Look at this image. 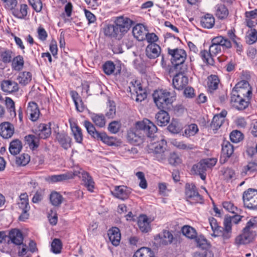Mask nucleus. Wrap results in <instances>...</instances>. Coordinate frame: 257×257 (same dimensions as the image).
I'll return each instance as SVG.
<instances>
[{
	"label": "nucleus",
	"mask_w": 257,
	"mask_h": 257,
	"mask_svg": "<svg viewBox=\"0 0 257 257\" xmlns=\"http://www.w3.org/2000/svg\"><path fill=\"white\" fill-rule=\"evenodd\" d=\"M111 21L103 27L104 35L109 39L120 40L135 25V22L130 18L121 15L114 17Z\"/></svg>",
	"instance_id": "f257e3e1"
},
{
	"label": "nucleus",
	"mask_w": 257,
	"mask_h": 257,
	"mask_svg": "<svg viewBox=\"0 0 257 257\" xmlns=\"http://www.w3.org/2000/svg\"><path fill=\"white\" fill-rule=\"evenodd\" d=\"M157 130L156 125L153 122L147 118H144L142 121H137L135 127L128 131L127 139L131 144L139 145L143 139L141 131L150 139L154 140Z\"/></svg>",
	"instance_id": "f03ea898"
},
{
	"label": "nucleus",
	"mask_w": 257,
	"mask_h": 257,
	"mask_svg": "<svg viewBox=\"0 0 257 257\" xmlns=\"http://www.w3.org/2000/svg\"><path fill=\"white\" fill-rule=\"evenodd\" d=\"M257 227V216L251 218L248 221L241 233L235 238V244L237 246L245 245L252 242L257 235L253 229Z\"/></svg>",
	"instance_id": "7ed1b4c3"
},
{
	"label": "nucleus",
	"mask_w": 257,
	"mask_h": 257,
	"mask_svg": "<svg viewBox=\"0 0 257 257\" xmlns=\"http://www.w3.org/2000/svg\"><path fill=\"white\" fill-rule=\"evenodd\" d=\"M153 97L159 109H170L176 96L174 91L171 92L166 89H161L154 91Z\"/></svg>",
	"instance_id": "20e7f679"
},
{
	"label": "nucleus",
	"mask_w": 257,
	"mask_h": 257,
	"mask_svg": "<svg viewBox=\"0 0 257 257\" xmlns=\"http://www.w3.org/2000/svg\"><path fill=\"white\" fill-rule=\"evenodd\" d=\"M209 224L213 231L212 236L221 237L223 240H226L231 238L232 236V229L230 218H225L222 227L219 225L217 220L213 217L209 218Z\"/></svg>",
	"instance_id": "39448f33"
},
{
	"label": "nucleus",
	"mask_w": 257,
	"mask_h": 257,
	"mask_svg": "<svg viewBox=\"0 0 257 257\" xmlns=\"http://www.w3.org/2000/svg\"><path fill=\"white\" fill-rule=\"evenodd\" d=\"M168 54L171 56V62L175 71H187V65L185 63L187 59V53L185 50L176 48H168Z\"/></svg>",
	"instance_id": "423d86ee"
},
{
	"label": "nucleus",
	"mask_w": 257,
	"mask_h": 257,
	"mask_svg": "<svg viewBox=\"0 0 257 257\" xmlns=\"http://www.w3.org/2000/svg\"><path fill=\"white\" fill-rule=\"evenodd\" d=\"M156 135L154 140L150 139V143L148 146V153L152 154L154 159L156 160L162 162L166 159L167 144L164 139L160 141H155Z\"/></svg>",
	"instance_id": "0eeeda50"
},
{
	"label": "nucleus",
	"mask_w": 257,
	"mask_h": 257,
	"mask_svg": "<svg viewBox=\"0 0 257 257\" xmlns=\"http://www.w3.org/2000/svg\"><path fill=\"white\" fill-rule=\"evenodd\" d=\"M83 125L85 127L88 134L92 139L97 141H101L110 146L115 145V138L108 136L106 133L103 131L99 132L97 131L94 125L89 120H84L83 121Z\"/></svg>",
	"instance_id": "6e6552de"
},
{
	"label": "nucleus",
	"mask_w": 257,
	"mask_h": 257,
	"mask_svg": "<svg viewBox=\"0 0 257 257\" xmlns=\"http://www.w3.org/2000/svg\"><path fill=\"white\" fill-rule=\"evenodd\" d=\"M232 47L231 41L228 38L226 37L219 36L211 39L209 51L215 57L221 53L222 48L224 51L231 49Z\"/></svg>",
	"instance_id": "1a4fd4ad"
},
{
	"label": "nucleus",
	"mask_w": 257,
	"mask_h": 257,
	"mask_svg": "<svg viewBox=\"0 0 257 257\" xmlns=\"http://www.w3.org/2000/svg\"><path fill=\"white\" fill-rule=\"evenodd\" d=\"M217 161V159L214 158L202 159L192 166V171L195 174L199 175L202 180H205L207 169L212 168L216 165Z\"/></svg>",
	"instance_id": "9d476101"
},
{
	"label": "nucleus",
	"mask_w": 257,
	"mask_h": 257,
	"mask_svg": "<svg viewBox=\"0 0 257 257\" xmlns=\"http://www.w3.org/2000/svg\"><path fill=\"white\" fill-rule=\"evenodd\" d=\"M185 198L190 204H202L203 197L200 195L194 183H187L185 185Z\"/></svg>",
	"instance_id": "9b49d317"
},
{
	"label": "nucleus",
	"mask_w": 257,
	"mask_h": 257,
	"mask_svg": "<svg viewBox=\"0 0 257 257\" xmlns=\"http://www.w3.org/2000/svg\"><path fill=\"white\" fill-rule=\"evenodd\" d=\"M231 93L251 100L252 96V88L247 81L241 80L233 88Z\"/></svg>",
	"instance_id": "f8f14e48"
},
{
	"label": "nucleus",
	"mask_w": 257,
	"mask_h": 257,
	"mask_svg": "<svg viewBox=\"0 0 257 257\" xmlns=\"http://www.w3.org/2000/svg\"><path fill=\"white\" fill-rule=\"evenodd\" d=\"M243 206L251 210L257 211V191L256 189L248 188L242 195Z\"/></svg>",
	"instance_id": "ddd939ff"
},
{
	"label": "nucleus",
	"mask_w": 257,
	"mask_h": 257,
	"mask_svg": "<svg viewBox=\"0 0 257 257\" xmlns=\"http://www.w3.org/2000/svg\"><path fill=\"white\" fill-rule=\"evenodd\" d=\"M67 174H70L72 175V179L75 176L81 178L84 186L89 191L93 192L94 182L89 173L81 169L79 171H74L73 173L71 172H67Z\"/></svg>",
	"instance_id": "4468645a"
},
{
	"label": "nucleus",
	"mask_w": 257,
	"mask_h": 257,
	"mask_svg": "<svg viewBox=\"0 0 257 257\" xmlns=\"http://www.w3.org/2000/svg\"><path fill=\"white\" fill-rule=\"evenodd\" d=\"M20 201L18 205L20 209L21 210V214L19 217L20 221H25L29 217L28 212L30 209V206L29 204L28 195L27 193H22L20 197Z\"/></svg>",
	"instance_id": "2eb2a0df"
},
{
	"label": "nucleus",
	"mask_w": 257,
	"mask_h": 257,
	"mask_svg": "<svg viewBox=\"0 0 257 257\" xmlns=\"http://www.w3.org/2000/svg\"><path fill=\"white\" fill-rule=\"evenodd\" d=\"M155 240L159 241L162 245H167L172 243L176 244L178 242L177 235L173 236L172 232L168 230L164 229L161 233L157 234Z\"/></svg>",
	"instance_id": "dca6fc26"
},
{
	"label": "nucleus",
	"mask_w": 257,
	"mask_h": 257,
	"mask_svg": "<svg viewBox=\"0 0 257 257\" xmlns=\"http://www.w3.org/2000/svg\"><path fill=\"white\" fill-rule=\"evenodd\" d=\"M172 80L173 87L178 90H183L188 84V78L185 75L186 71H176Z\"/></svg>",
	"instance_id": "f3484780"
},
{
	"label": "nucleus",
	"mask_w": 257,
	"mask_h": 257,
	"mask_svg": "<svg viewBox=\"0 0 257 257\" xmlns=\"http://www.w3.org/2000/svg\"><path fill=\"white\" fill-rule=\"evenodd\" d=\"M56 141L58 142L60 146L65 150H67L71 147L72 144V138L68 133L62 131L61 132H54Z\"/></svg>",
	"instance_id": "a211bd4d"
},
{
	"label": "nucleus",
	"mask_w": 257,
	"mask_h": 257,
	"mask_svg": "<svg viewBox=\"0 0 257 257\" xmlns=\"http://www.w3.org/2000/svg\"><path fill=\"white\" fill-rule=\"evenodd\" d=\"M161 47L157 44H149L146 49L147 56L150 59H155L161 55V62L163 64L165 62L164 55L161 54Z\"/></svg>",
	"instance_id": "6ab92c4d"
},
{
	"label": "nucleus",
	"mask_w": 257,
	"mask_h": 257,
	"mask_svg": "<svg viewBox=\"0 0 257 257\" xmlns=\"http://www.w3.org/2000/svg\"><path fill=\"white\" fill-rule=\"evenodd\" d=\"M221 146V154L219 161L221 164H224L233 154L234 147L228 141H224Z\"/></svg>",
	"instance_id": "aec40b11"
},
{
	"label": "nucleus",
	"mask_w": 257,
	"mask_h": 257,
	"mask_svg": "<svg viewBox=\"0 0 257 257\" xmlns=\"http://www.w3.org/2000/svg\"><path fill=\"white\" fill-rule=\"evenodd\" d=\"M231 103L233 106L239 110H243L246 108L250 103V100L231 93Z\"/></svg>",
	"instance_id": "412c9836"
},
{
	"label": "nucleus",
	"mask_w": 257,
	"mask_h": 257,
	"mask_svg": "<svg viewBox=\"0 0 257 257\" xmlns=\"http://www.w3.org/2000/svg\"><path fill=\"white\" fill-rule=\"evenodd\" d=\"M104 73L107 75H113L115 76L120 75L121 72L120 65H115L111 61H107L102 65Z\"/></svg>",
	"instance_id": "4be33fe9"
},
{
	"label": "nucleus",
	"mask_w": 257,
	"mask_h": 257,
	"mask_svg": "<svg viewBox=\"0 0 257 257\" xmlns=\"http://www.w3.org/2000/svg\"><path fill=\"white\" fill-rule=\"evenodd\" d=\"M51 125L50 122L48 124L40 123L38 126L37 129L33 132L39 138L43 140L47 139L51 136L52 133Z\"/></svg>",
	"instance_id": "5701e85b"
},
{
	"label": "nucleus",
	"mask_w": 257,
	"mask_h": 257,
	"mask_svg": "<svg viewBox=\"0 0 257 257\" xmlns=\"http://www.w3.org/2000/svg\"><path fill=\"white\" fill-rule=\"evenodd\" d=\"M14 124L8 121L0 124V136L4 139H8L12 137L14 134Z\"/></svg>",
	"instance_id": "b1692460"
},
{
	"label": "nucleus",
	"mask_w": 257,
	"mask_h": 257,
	"mask_svg": "<svg viewBox=\"0 0 257 257\" xmlns=\"http://www.w3.org/2000/svg\"><path fill=\"white\" fill-rule=\"evenodd\" d=\"M111 193L114 197L124 200L129 197L131 192L130 189L122 185L115 186L114 190Z\"/></svg>",
	"instance_id": "393cba45"
},
{
	"label": "nucleus",
	"mask_w": 257,
	"mask_h": 257,
	"mask_svg": "<svg viewBox=\"0 0 257 257\" xmlns=\"http://www.w3.org/2000/svg\"><path fill=\"white\" fill-rule=\"evenodd\" d=\"M148 31V28L143 24H138L133 28L132 33L137 40L143 41L146 40Z\"/></svg>",
	"instance_id": "a878e982"
},
{
	"label": "nucleus",
	"mask_w": 257,
	"mask_h": 257,
	"mask_svg": "<svg viewBox=\"0 0 257 257\" xmlns=\"http://www.w3.org/2000/svg\"><path fill=\"white\" fill-rule=\"evenodd\" d=\"M7 238L16 245H20L23 244L24 236L22 231L19 229H12L9 231Z\"/></svg>",
	"instance_id": "bb28decb"
},
{
	"label": "nucleus",
	"mask_w": 257,
	"mask_h": 257,
	"mask_svg": "<svg viewBox=\"0 0 257 257\" xmlns=\"http://www.w3.org/2000/svg\"><path fill=\"white\" fill-rule=\"evenodd\" d=\"M160 110L156 114L155 118L157 124L161 126H166L170 121V115L167 112L169 109H160Z\"/></svg>",
	"instance_id": "cd10ccee"
},
{
	"label": "nucleus",
	"mask_w": 257,
	"mask_h": 257,
	"mask_svg": "<svg viewBox=\"0 0 257 257\" xmlns=\"http://www.w3.org/2000/svg\"><path fill=\"white\" fill-rule=\"evenodd\" d=\"M1 87L4 92L8 93L17 92L19 90L18 83L11 80H3L1 82Z\"/></svg>",
	"instance_id": "c85d7f7f"
},
{
	"label": "nucleus",
	"mask_w": 257,
	"mask_h": 257,
	"mask_svg": "<svg viewBox=\"0 0 257 257\" xmlns=\"http://www.w3.org/2000/svg\"><path fill=\"white\" fill-rule=\"evenodd\" d=\"M28 6L26 4H20L19 6L14 7L12 10V15L19 19H25L28 15Z\"/></svg>",
	"instance_id": "c756f323"
},
{
	"label": "nucleus",
	"mask_w": 257,
	"mask_h": 257,
	"mask_svg": "<svg viewBox=\"0 0 257 257\" xmlns=\"http://www.w3.org/2000/svg\"><path fill=\"white\" fill-rule=\"evenodd\" d=\"M27 113L30 115V119L32 121L37 120L40 113L37 103L34 101L29 102L27 108Z\"/></svg>",
	"instance_id": "7c9ffc66"
},
{
	"label": "nucleus",
	"mask_w": 257,
	"mask_h": 257,
	"mask_svg": "<svg viewBox=\"0 0 257 257\" xmlns=\"http://www.w3.org/2000/svg\"><path fill=\"white\" fill-rule=\"evenodd\" d=\"M151 221L145 214H141L138 220V224L140 230L143 233H147L151 230Z\"/></svg>",
	"instance_id": "2f4dec72"
},
{
	"label": "nucleus",
	"mask_w": 257,
	"mask_h": 257,
	"mask_svg": "<svg viewBox=\"0 0 257 257\" xmlns=\"http://www.w3.org/2000/svg\"><path fill=\"white\" fill-rule=\"evenodd\" d=\"M135 93H131V97L134 99L135 97V100L137 102H142L147 97V93L145 89H143L141 83L137 84V86L134 85Z\"/></svg>",
	"instance_id": "473e14b6"
},
{
	"label": "nucleus",
	"mask_w": 257,
	"mask_h": 257,
	"mask_svg": "<svg viewBox=\"0 0 257 257\" xmlns=\"http://www.w3.org/2000/svg\"><path fill=\"white\" fill-rule=\"evenodd\" d=\"M107 235L109 241L114 245L117 246L119 244L121 235L119 229L117 227H112L109 229L107 232Z\"/></svg>",
	"instance_id": "72a5a7b5"
},
{
	"label": "nucleus",
	"mask_w": 257,
	"mask_h": 257,
	"mask_svg": "<svg viewBox=\"0 0 257 257\" xmlns=\"http://www.w3.org/2000/svg\"><path fill=\"white\" fill-rule=\"evenodd\" d=\"M207 79V91L212 93L218 88L220 80L217 75L213 74L209 76Z\"/></svg>",
	"instance_id": "f704fd0d"
},
{
	"label": "nucleus",
	"mask_w": 257,
	"mask_h": 257,
	"mask_svg": "<svg viewBox=\"0 0 257 257\" xmlns=\"http://www.w3.org/2000/svg\"><path fill=\"white\" fill-rule=\"evenodd\" d=\"M70 128L75 142L78 144H82L83 136L81 128L75 122L70 123Z\"/></svg>",
	"instance_id": "c9c22d12"
},
{
	"label": "nucleus",
	"mask_w": 257,
	"mask_h": 257,
	"mask_svg": "<svg viewBox=\"0 0 257 257\" xmlns=\"http://www.w3.org/2000/svg\"><path fill=\"white\" fill-rule=\"evenodd\" d=\"M199 56L203 62L207 65L214 66L215 64V60L214 55L211 53L208 50L204 49L200 51Z\"/></svg>",
	"instance_id": "e433bc0d"
},
{
	"label": "nucleus",
	"mask_w": 257,
	"mask_h": 257,
	"mask_svg": "<svg viewBox=\"0 0 257 257\" xmlns=\"http://www.w3.org/2000/svg\"><path fill=\"white\" fill-rule=\"evenodd\" d=\"M41 139L37 135H28L25 136V140L29 147L33 150L38 148L40 145Z\"/></svg>",
	"instance_id": "4c0bfd02"
},
{
	"label": "nucleus",
	"mask_w": 257,
	"mask_h": 257,
	"mask_svg": "<svg viewBox=\"0 0 257 257\" xmlns=\"http://www.w3.org/2000/svg\"><path fill=\"white\" fill-rule=\"evenodd\" d=\"M215 16L219 20H224L228 16L229 12L227 7L223 4H218L215 7Z\"/></svg>",
	"instance_id": "58836bf2"
},
{
	"label": "nucleus",
	"mask_w": 257,
	"mask_h": 257,
	"mask_svg": "<svg viewBox=\"0 0 257 257\" xmlns=\"http://www.w3.org/2000/svg\"><path fill=\"white\" fill-rule=\"evenodd\" d=\"M72 179V175L67 173L59 175H54L48 176L46 180L49 182L54 183L59 182H63L68 180Z\"/></svg>",
	"instance_id": "ea45409f"
},
{
	"label": "nucleus",
	"mask_w": 257,
	"mask_h": 257,
	"mask_svg": "<svg viewBox=\"0 0 257 257\" xmlns=\"http://www.w3.org/2000/svg\"><path fill=\"white\" fill-rule=\"evenodd\" d=\"M70 94L75 103L76 109L79 112L83 111L85 109L84 105L77 92L74 90L71 91Z\"/></svg>",
	"instance_id": "a19ab883"
},
{
	"label": "nucleus",
	"mask_w": 257,
	"mask_h": 257,
	"mask_svg": "<svg viewBox=\"0 0 257 257\" xmlns=\"http://www.w3.org/2000/svg\"><path fill=\"white\" fill-rule=\"evenodd\" d=\"M183 126L182 123L177 119L173 118L170 124L168 126V130L173 134H177L183 130Z\"/></svg>",
	"instance_id": "79ce46f5"
},
{
	"label": "nucleus",
	"mask_w": 257,
	"mask_h": 257,
	"mask_svg": "<svg viewBox=\"0 0 257 257\" xmlns=\"http://www.w3.org/2000/svg\"><path fill=\"white\" fill-rule=\"evenodd\" d=\"M11 62L13 70L20 71L23 69L24 66V60L22 56L19 55L14 57Z\"/></svg>",
	"instance_id": "37998d69"
},
{
	"label": "nucleus",
	"mask_w": 257,
	"mask_h": 257,
	"mask_svg": "<svg viewBox=\"0 0 257 257\" xmlns=\"http://www.w3.org/2000/svg\"><path fill=\"white\" fill-rule=\"evenodd\" d=\"M22 144L19 139H15L12 141L9 146L10 153L13 155H16L20 153L22 149Z\"/></svg>",
	"instance_id": "c03bdc74"
},
{
	"label": "nucleus",
	"mask_w": 257,
	"mask_h": 257,
	"mask_svg": "<svg viewBox=\"0 0 257 257\" xmlns=\"http://www.w3.org/2000/svg\"><path fill=\"white\" fill-rule=\"evenodd\" d=\"M200 23L202 27L210 29L214 25L215 20L212 15L207 14L201 18Z\"/></svg>",
	"instance_id": "a18cd8bd"
},
{
	"label": "nucleus",
	"mask_w": 257,
	"mask_h": 257,
	"mask_svg": "<svg viewBox=\"0 0 257 257\" xmlns=\"http://www.w3.org/2000/svg\"><path fill=\"white\" fill-rule=\"evenodd\" d=\"M133 257H155V254L151 248L144 247L137 250Z\"/></svg>",
	"instance_id": "49530a36"
},
{
	"label": "nucleus",
	"mask_w": 257,
	"mask_h": 257,
	"mask_svg": "<svg viewBox=\"0 0 257 257\" xmlns=\"http://www.w3.org/2000/svg\"><path fill=\"white\" fill-rule=\"evenodd\" d=\"M64 199L63 197L60 193L53 191L50 195V200L51 204L56 207L60 206Z\"/></svg>",
	"instance_id": "de8ad7c7"
},
{
	"label": "nucleus",
	"mask_w": 257,
	"mask_h": 257,
	"mask_svg": "<svg viewBox=\"0 0 257 257\" xmlns=\"http://www.w3.org/2000/svg\"><path fill=\"white\" fill-rule=\"evenodd\" d=\"M195 239L197 246L200 248V249L210 250L211 245L204 236H197Z\"/></svg>",
	"instance_id": "09e8293b"
},
{
	"label": "nucleus",
	"mask_w": 257,
	"mask_h": 257,
	"mask_svg": "<svg viewBox=\"0 0 257 257\" xmlns=\"http://www.w3.org/2000/svg\"><path fill=\"white\" fill-rule=\"evenodd\" d=\"M246 44L252 45L257 42V30L255 29L248 30L245 37Z\"/></svg>",
	"instance_id": "8fccbe9b"
},
{
	"label": "nucleus",
	"mask_w": 257,
	"mask_h": 257,
	"mask_svg": "<svg viewBox=\"0 0 257 257\" xmlns=\"http://www.w3.org/2000/svg\"><path fill=\"white\" fill-rule=\"evenodd\" d=\"M183 234L188 238L194 239L197 236V233L193 227L185 225L181 229Z\"/></svg>",
	"instance_id": "3c124183"
},
{
	"label": "nucleus",
	"mask_w": 257,
	"mask_h": 257,
	"mask_svg": "<svg viewBox=\"0 0 257 257\" xmlns=\"http://www.w3.org/2000/svg\"><path fill=\"white\" fill-rule=\"evenodd\" d=\"M32 74L30 72L24 71L19 74L17 78L20 84L25 86L32 80Z\"/></svg>",
	"instance_id": "603ef678"
},
{
	"label": "nucleus",
	"mask_w": 257,
	"mask_h": 257,
	"mask_svg": "<svg viewBox=\"0 0 257 257\" xmlns=\"http://www.w3.org/2000/svg\"><path fill=\"white\" fill-rule=\"evenodd\" d=\"M91 118L95 124L99 127H103L105 125V118L102 114L93 113L91 115Z\"/></svg>",
	"instance_id": "864d4df0"
},
{
	"label": "nucleus",
	"mask_w": 257,
	"mask_h": 257,
	"mask_svg": "<svg viewBox=\"0 0 257 257\" xmlns=\"http://www.w3.org/2000/svg\"><path fill=\"white\" fill-rule=\"evenodd\" d=\"M13 54V51L9 49H5L4 51H2L0 53V57L3 62L5 64L11 62Z\"/></svg>",
	"instance_id": "5fc2aeb1"
},
{
	"label": "nucleus",
	"mask_w": 257,
	"mask_h": 257,
	"mask_svg": "<svg viewBox=\"0 0 257 257\" xmlns=\"http://www.w3.org/2000/svg\"><path fill=\"white\" fill-rule=\"evenodd\" d=\"M230 141L234 143H237L241 141L243 138V134L239 131L233 130L230 134Z\"/></svg>",
	"instance_id": "6e6d98bb"
},
{
	"label": "nucleus",
	"mask_w": 257,
	"mask_h": 257,
	"mask_svg": "<svg viewBox=\"0 0 257 257\" xmlns=\"http://www.w3.org/2000/svg\"><path fill=\"white\" fill-rule=\"evenodd\" d=\"M198 131V128L197 124L192 123L187 126L185 129L183 136L187 137L195 135Z\"/></svg>",
	"instance_id": "4d7b16f0"
},
{
	"label": "nucleus",
	"mask_w": 257,
	"mask_h": 257,
	"mask_svg": "<svg viewBox=\"0 0 257 257\" xmlns=\"http://www.w3.org/2000/svg\"><path fill=\"white\" fill-rule=\"evenodd\" d=\"M62 248V243L61 240L59 238H55L51 243V250L55 253H60Z\"/></svg>",
	"instance_id": "13d9d810"
},
{
	"label": "nucleus",
	"mask_w": 257,
	"mask_h": 257,
	"mask_svg": "<svg viewBox=\"0 0 257 257\" xmlns=\"http://www.w3.org/2000/svg\"><path fill=\"white\" fill-rule=\"evenodd\" d=\"M223 120L219 118V115H215L210 124V127L213 130L217 131L222 125Z\"/></svg>",
	"instance_id": "bf43d9fd"
},
{
	"label": "nucleus",
	"mask_w": 257,
	"mask_h": 257,
	"mask_svg": "<svg viewBox=\"0 0 257 257\" xmlns=\"http://www.w3.org/2000/svg\"><path fill=\"white\" fill-rule=\"evenodd\" d=\"M30 160V157L28 154H23L16 159V164L19 166L26 165Z\"/></svg>",
	"instance_id": "052dcab7"
},
{
	"label": "nucleus",
	"mask_w": 257,
	"mask_h": 257,
	"mask_svg": "<svg viewBox=\"0 0 257 257\" xmlns=\"http://www.w3.org/2000/svg\"><path fill=\"white\" fill-rule=\"evenodd\" d=\"M168 162L171 165L176 166L181 163V160L176 153L173 152L170 153Z\"/></svg>",
	"instance_id": "680f3d73"
},
{
	"label": "nucleus",
	"mask_w": 257,
	"mask_h": 257,
	"mask_svg": "<svg viewBox=\"0 0 257 257\" xmlns=\"http://www.w3.org/2000/svg\"><path fill=\"white\" fill-rule=\"evenodd\" d=\"M222 174L224 176V178L226 181H229L232 179L235 176L234 171L229 168H224L222 171Z\"/></svg>",
	"instance_id": "e2e57ef3"
},
{
	"label": "nucleus",
	"mask_w": 257,
	"mask_h": 257,
	"mask_svg": "<svg viewBox=\"0 0 257 257\" xmlns=\"http://www.w3.org/2000/svg\"><path fill=\"white\" fill-rule=\"evenodd\" d=\"M193 257H214V255L210 250L200 249L195 252Z\"/></svg>",
	"instance_id": "0e129e2a"
},
{
	"label": "nucleus",
	"mask_w": 257,
	"mask_h": 257,
	"mask_svg": "<svg viewBox=\"0 0 257 257\" xmlns=\"http://www.w3.org/2000/svg\"><path fill=\"white\" fill-rule=\"evenodd\" d=\"M30 5L33 9L37 13L40 12L42 9V3L41 0H28Z\"/></svg>",
	"instance_id": "69168bd1"
},
{
	"label": "nucleus",
	"mask_w": 257,
	"mask_h": 257,
	"mask_svg": "<svg viewBox=\"0 0 257 257\" xmlns=\"http://www.w3.org/2000/svg\"><path fill=\"white\" fill-rule=\"evenodd\" d=\"M223 208L228 212L234 213L235 211L237 210V208L234 205V204L230 201H225L222 203Z\"/></svg>",
	"instance_id": "338daca9"
},
{
	"label": "nucleus",
	"mask_w": 257,
	"mask_h": 257,
	"mask_svg": "<svg viewBox=\"0 0 257 257\" xmlns=\"http://www.w3.org/2000/svg\"><path fill=\"white\" fill-rule=\"evenodd\" d=\"M146 40L149 44H156L155 42L158 41L159 38L154 33H150L148 32Z\"/></svg>",
	"instance_id": "774afa93"
}]
</instances>
